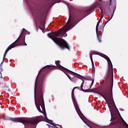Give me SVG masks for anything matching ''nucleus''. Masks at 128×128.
<instances>
[{
    "label": "nucleus",
    "instance_id": "obj_1",
    "mask_svg": "<svg viewBox=\"0 0 128 128\" xmlns=\"http://www.w3.org/2000/svg\"><path fill=\"white\" fill-rule=\"evenodd\" d=\"M74 20H70L66 25L60 29L58 32H50L48 34V36L53 40L54 42H56L62 50L68 48L70 50V46H68L66 40L56 37L58 36L60 34H62V36H68L66 32H68V30H70L74 28Z\"/></svg>",
    "mask_w": 128,
    "mask_h": 128
},
{
    "label": "nucleus",
    "instance_id": "obj_8",
    "mask_svg": "<svg viewBox=\"0 0 128 128\" xmlns=\"http://www.w3.org/2000/svg\"><path fill=\"white\" fill-rule=\"evenodd\" d=\"M104 58L106 60L109 66V68H112V61H110V58L108 56H105Z\"/></svg>",
    "mask_w": 128,
    "mask_h": 128
},
{
    "label": "nucleus",
    "instance_id": "obj_10",
    "mask_svg": "<svg viewBox=\"0 0 128 128\" xmlns=\"http://www.w3.org/2000/svg\"><path fill=\"white\" fill-rule=\"evenodd\" d=\"M90 58L92 64V68H94V60H92V55H91L90 56Z\"/></svg>",
    "mask_w": 128,
    "mask_h": 128
},
{
    "label": "nucleus",
    "instance_id": "obj_36",
    "mask_svg": "<svg viewBox=\"0 0 128 128\" xmlns=\"http://www.w3.org/2000/svg\"><path fill=\"white\" fill-rule=\"evenodd\" d=\"M18 38H18V39H17V40H18Z\"/></svg>",
    "mask_w": 128,
    "mask_h": 128
},
{
    "label": "nucleus",
    "instance_id": "obj_3",
    "mask_svg": "<svg viewBox=\"0 0 128 128\" xmlns=\"http://www.w3.org/2000/svg\"><path fill=\"white\" fill-rule=\"evenodd\" d=\"M40 116H38L34 118H10L9 119L4 118V120H12V122H21V124H23L24 126H26V124H36L40 122Z\"/></svg>",
    "mask_w": 128,
    "mask_h": 128
},
{
    "label": "nucleus",
    "instance_id": "obj_18",
    "mask_svg": "<svg viewBox=\"0 0 128 128\" xmlns=\"http://www.w3.org/2000/svg\"><path fill=\"white\" fill-rule=\"evenodd\" d=\"M48 66V68H54V66L48 65V66Z\"/></svg>",
    "mask_w": 128,
    "mask_h": 128
},
{
    "label": "nucleus",
    "instance_id": "obj_2",
    "mask_svg": "<svg viewBox=\"0 0 128 128\" xmlns=\"http://www.w3.org/2000/svg\"><path fill=\"white\" fill-rule=\"evenodd\" d=\"M100 96L104 98L108 102V106L109 108L112 118H113L115 122H120V119L116 114V105H114V102H110V94L107 92H102V94H100Z\"/></svg>",
    "mask_w": 128,
    "mask_h": 128
},
{
    "label": "nucleus",
    "instance_id": "obj_11",
    "mask_svg": "<svg viewBox=\"0 0 128 128\" xmlns=\"http://www.w3.org/2000/svg\"><path fill=\"white\" fill-rule=\"evenodd\" d=\"M65 70H65V72H68V74H72V72H72V71H70V70H68V69H66V68H65Z\"/></svg>",
    "mask_w": 128,
    "mask_h": 128
},
{
    "label": "nucleus",
    "instance_id": "obj_17",
    "mask_svg": "<svg viewBox=\"0 0 128 128\" xmlns=\"http://www.w3.org/2000/svg\"><path fill=\"white\" fill-rule=\"evenodd\" d=\"M96 35H97V37H98V38L99 40V42H102V40H100V38L98 37V32H97V33H96Z\"/></svg>",
    "mask_w": 128,
    "mask_h": 128
},
{
    "label": "nucleus",
    "instance_id": "obj_4",
    "mask_svg": "<svg viewBox=\"0 0 128 128\" xmlns=\"http://www.w3.org/2000/svg\"><path fill=\"white\" fill-rule=\"evenodd\" d=\"M36 108L40 112H42L43 114L44 118H46V108H44V98L42 97L38 99L37 102H35ZM44 112H45L44 114Z\"/></svg>",
    "mask_w": 128,
    "mask_h": 128
},
{
    "label": "nucleus",
    "instance_id": "obj_41",
    "mask_svg": "<svg viewBox=\"0 0 128 128\" xmlns=\"http://www.w3.org/2000/svg\"><path fill=\"white\" fill-rule=\"evenodd\" d=\"M42 71V70H40V72H41Z\"/></svg>",
    "mask_w": 128,
    "mask_h": 128
},
{
    "label": "nucleus",
    "instance_id": "obj_16",
    "mask_svg": "<svg viewBox=\"0 0 128 128\" xmlns=\"http://www.w3.org/2000/svg\"><path fill=\"white\" fill-rule=\"evenodd\" d=\"M6 90H7L8 92H10V89L8 87L6 88Z\"/></svg>",
    "mask_w": 128,
    "mask_h": 128
},
{
    "label": "nucleus",
    "instance_id": "obj_19",
    "mask_svg": "<svg viewBox=\"0 0 128 128\" xmlns=\"http://www.w3.org/2000/svg\"><path fill=\"white\" fill-rule=\"evenodd\" d=\"M4 60H3L2 62V63L0 64V68H2V64H4Z\"/></svg>",
    "mask_w": 128,
    "mask_h": 128
},
{
    "label": "nucleus",
    "instance_id": "obj_34",
    "mask_svg": "<svg viewBox=\"0 0 128 128\" xmlns=\"http://www.w3.org/2000/svg\"><path fill=\"white\" fill-rule=\"evenodd\" d=\"M110 72H111V73L112 72V71H111Z\"/></svg>",
    "mask_w": 128,
    "mask_h": 128
},
{
    "label": "nucleus",
    "instance_id": "obj_6",
    "mask_svg": "<svg viewBox=\"0 0 128 128\" xmlns=\"http://www.w3.org/2000/svg\"><path fill=\"white\" fill-rule=\"evenodd\" d=\"M74 88H73L72 92V98L73 102V104H74L75 110L77 112V113L78 114V116H80V114H78V110H80V108H78V104H76V100H74Z\"/></svg>",
    "mask_w": 128,
    "mask_h": 128
},
{
    "label": "nucleus",
    "instance_id": "obj_15",
    "mask_svg": "<svg viewBox=\"0 0 128 128\" xmlns=\"http://www.w3.org/2000/svg\"><path fill=\"white\" fill-rule=\"evenodd\" d=\"M60 60L56 61V66H58V64L60 65Z\"/></svg>",
    "mask_w": 128,
    "mask_h": 128
},
{
    "label": "nucleus",
    "instance_id": "obj_43",
    "mask_svg": "<svg viewBox=\"0 0 128 128\" xmlns=\"http://www.w3.org/2000/svg\"><path fill=\"white\" fill-rule=\"evenodd\" d=\"M60 128H62V127H60Z\"/></svg>",
    "mask_w": 128,
    "mask_h": 128
},
{
    "label": "nucleus",
    "instance_id": "obj_13",
    "mask_svg": "<svg viewBox=\"0 0 128 128\" xmlns=\"http://www.w3.org/2000/svg\"><path fill=\"white\" fill-rule=\"evenodd\" d=\"M48 123L50 124H52V126H60V125L56 124H52V120H50Z\"/></svg>",
    "mask_w": 128,
    "mask_h": 128
},
{
    "label": "nucleus",
    "instance_id": "obj_30",
    "mask_svg": "<svg viewBox=\"0 0 128 128\" xmlns=\"http://www.w3.org/2000/svg\"><path fill=\"white\" fill-rule=\"evenodd\" d=\"M60 68H64V67L60 66Z\"/></svg>",
    "mask_w": 128,
    "mask_h": 128
},
{
    "label": "nucleus",
    "instance_id": "obj_22",
    "mask_svg": "<svg viewBox=\"0 0 128 128\" xmlns=\"http://www.w3.org/2000/svg\"><path fill=\"white\" fill-rule=\"evenodd\" d=\"M17 40H16L15 42H14V43L12 44H13V46H16L14 45V42H16Z\"/></svg>",
    "mask_w": 128,
    "mask_h": 128
},
{
    "label": "nucleus",
    "instance_id": "obj_5",
    "mask_svg": "<svg viewBox=\"0 0 128 128\" xmlns=\"http://www.w3.org/2000/svg\"><path fill=\"white\" fill-rule=\"evenodd\" d=\"M109 8L110 10H113V12L111 15L110 18L106 20V24H108L112 18V16H114V12H116V2H114V4L112 5V0H110V4H109Z\"/></svg>",
    "mask_w": 128,
    "mask_h": 128
},
{
    "label": "nucleus",
    "instance_id": "obj_14",
    "mask_svg": "<svg viewBox=\"0 0 128 128\" xmlns=\"http://www.w3.org/2000/svg\"><path fill=\"white\" fill-rule=\"evenodd\" d=\"M2 70H2V66H1L0 68V74H1L0 78H2Z\"/></svg>",
    "mask_w": 128,
    "mask_h": 128
},
{
    "label": "nucleus",
    "instance_id": "obj_20",
    "mask_svg": "<svg viewBox=\"0 0 128 128\" xmlns=\"http://www.w3.org/2000/svg\"><path fill=\"white\" fill-rule=\"evenodd\" d=\"M84 82L82 81V82L81 84V88H82V86H84Z\"/></svg>",
    "mask_w": 128,
    "mask_h": 128
},
{
    "label": "nucleus",
    "instance_id": "obj_37",
    "mask_svg": "<svg viewBox=\"0 0 128 128\" xmlns=\"http://www.w3.org/2000/svg\"><path fill=\"white\" fill-rule=\"evenodd\" d=\"M50 6H52V5H50Z\"/></svg>",
    "mask_w": 128,
    "mask_h": 128
},
{
    "label": "nucleus",
    "instance_id": "obj_29",
    "mask_svg": "<svg viewBox=\"0 0 128 128\" xmlns=\"http://www.w3.org/2000/svg\"><path fill=\"white\" fill-rule=\"evenodd\" d=\"M93 84H94V80L92 81V85ZM92 85H91V86H92Z\"/></svg>",
    "mask_w": 128,
    "mask_h": 128
},
{
    "label": "nucleus",
    "instance_id": "obj_25",
    "mask_svg": "<svg viewBox=\"0 0 128 128\" xmlns=\"http://www.w3.org/2000/svg\"><path fill=\"white\" fill-rule=\"evenodd\" d=\"M17 40H16L15 42H14V43L12 44H13V46H16L14 45V42H16Z\"/></svg>",
    "mask_w": 128,
    "mask_h": 128
},
{
    "label": "nucleus",
    "instance_id": "obj_7",
    "mask_svg": "<svg viewBox=\"0 0 128 128\" xmlns=\"http://www.w3.org/2000/svg\"><path fill=\"white\" fill-rule=\"evenodd\" d=\"M14 46V44H12L8 48L6 49V50L4 54V58H6V54H8V52L10 50H12V48H14L16 47V46Z\"/></svg>",
    "mask_w": 128,
    "mask_h": 128
},
{
    "label": "nucleus",
    "instance_id": "obj_12",
    "mask_svg": "<svg viewBox=\"0 0 128 128\" xmlns=\"http://www.w3.org/2000/svg\"><path fill=\"white\" fill-rule=\"evenodd\" d=\"M65 74H66V76H67L70 80H71L72 82L73 81L72 78L70 76V75H68V74L66 72H65Z\"/></svg>",
    "mask_w": 128,
    "mask_h": 128
},
{
    "label": "nucleus",
    "instance_id": "obj_9",
    "mask_svg": "<svg viewBox=\"0 0 128 128\" xmlns=\"http://www.w3.org/2000/svg\"><path fill=\"white\" fill-rule=\"evenodd\" d=\"M102 20V16L99 20L96 26V33L98 34V26H100V20Z\"/></svg>",
    "mask_w": 128,
    "mask_h": 128
},
{
    "label": "nucleus",
    "instance_id": "obj_26",
    "mask_svg": "<svg viewBox=\"0 0 128 128\" xmlns=\"http://www.w3.org/2000/svg\"><path fill=\"white\" fill-rule=\"evenodd\" d=\"M100 2H104V0H100Z\"/></svg>",
    "mask_w": 128,
    "mask_h": 128
},
{
    "label": "nucleus",
    "instance_id": "obj_39",
    "mask_svg": "<svg viewBox=\"0 0 128 128\" xmlns=\"http://www.w3.org/2000/svg\"><path fill=\"white\" fill-rule=\"evenodd\" d=\"M42 71V70H40V72H41Z\"/></svg>",
    "mask_w": 128,
    "mask_h": 128
},
{
    "label": "nucleus",
    "instance_id": "obj_23",
    "mask_svg": "<svg viewBox=\"0 0 128 128\" xmlns=\"http://www.w3.org/2000/svg\"><path fill=\"white\" fill-rule=\"evenodd\" d=\"M17 40H16L15 42H14V43L12 44H13V46H16L14 45V42H16Z\"/></svg>",
    "mask_w": 128,
    "mask_h": 128
},
{
    "label": "nucleus",
    "instance_id": "obj_33",
    "mask_svg": "<svg viewBox=\"0 0 128 128\" xmlns=\"http://www.w3.org/2000/svg\"><path fill=\"white\" fill-rule=\"evenodd\" d=\"M74 72V74H77V73H76V72Z\"/></svg>",
    "mask_w": 128,
    "mask_h": 128
},
{
    "label": "nucleus",
    "instance_id": "obj_24",
    "mask_svg": "<svg viewBox=\"0 0 128 128\" xmlns=\"http://www.w3.org/2000/svg\"><path fill=\"white\" fill-rule=\"evenodd\" d=\"M17 40H16L15 42H14V43L12 44H13V46H16L14 45V42H16Z\"/></svg>",
    "mask_w": 128,
    "mask_h": 128
},
{
    "label": "nucleus",
    "instance_id": "obj_21",
    "mask_svg": "<svg viewBox=\"0 0 128 128\" xmlns=\"http://www.w3.org/2000/svg\"><path fill=\"white\" fill-rule=\"evenodd\" d=\"M46 126H48V128H54L53 126H50V124H46Z\"/></svg>",
    "mask_w": 128,
    "mask_h": 128
},
{
    "label": "nucleus",
    "instance_id": "obj_35",
    "mask_svg": "<svg viewBox=\"0 0 128 128\" xmlns=\"http://www.w3.org/2000/svg\"><path fill=\"white\" fill-rule=\"evenodd\" d=\"M18 38H18V39H17V40H18Z\"/></svg>",
    "mask_w": 128,
    "mask_h": 128
},
{
    "label": "nucleus",
    "instance_id": "obj_40",
    "mask_svg": "<svg viewBox=\"0 0 128 128\" xmlns=\"http://www.w3.org/2000/svg\"><path fill=\"white\" fill-rule=\"evenodd\" d=\"M42 71V70H40V72H41Z\"/></svg>",
    "mask_w": 128,
    "mask_h": 128
},
{
    "label": "nucleus",
    "instance_id": "obj_42",
    "mask_svg": "<svg viewBox=\"0 0 128 128\" xmlns=\"http://www.w3.org/2000/svg\"><path fill=\"white\" fill-rule=\"evenodd\" d=\"M100 10H101V12H102V9H100Z\"/></svg>",
    "mask_w": 128,
    "mask_h": 128
},
{
    "label": "nucleus",
    "instance_id": "obj_28",
    "mask_svg": "<svg viewBox=\"0 0 128 128\" xmlns=\"http://www.w3.org/2000/svg\"><path fill=\"white\" fill-rule=\"evenodd\" d=\"M28 34H30V33L29 32H27Z\"/></svg>",
    "mask_w": 128,
    "mask_h": 128
},
{
    "label": "nucleus",
    "instance_id": "obj_32",
    "mask_svg": "<svg viewBox=\"0 0 128 128\" xmlns=\"http://www.w3.org/2000/svg\"><path fill=\"white\" fill-rule=\"evenodd\" d=\"M24 44H25V46H27L28 44H26V42H24Z\"/></svg>",
    "mask_w": 128,
    "mask_h": 128
},
{
    "label": "nucleus",
    "instance_id": "obj_27",
    "mask_svg": "<svg viewBox=\"0 0 128 128\" xmlns=\"http://www.w3.org/2000/svg\"><path fill=\"white\" fill-rule=\"evenodd\" d=\"M23 30H26V32H28L26 31V29H24V28H23Z\"/></svg>",
    "mask_w": 128,
    "mask_h": 128
},
{
    "label": "nucleus",
    "instance_id": "obj_38",
    "mask_svg": "<svg viewBox=\"0 0 128 128\" xmlns=\"http://www.w3.org/2000/svg\"><path fill=\"white\" fill-rule=\"evenodd\" d=\"M34 92H36V90H34Z\"/></svg>",
    "mask_w": 128,
    "mask_h": 128
},
{
    "label": "nucleus",
    "instance_id": "obj_31",
    "mask_svg": "<svg viewBox=\"0 0 128 128\" xmlns=\"http://www.w3.org/2000/svg\"><path fill=\"white\" fill-rule=\"evenodd\" d=\"M20 36H22V34L20 35L18 38H20Z\"/></svg>",
    "mask_w": 128,
    "mask_h": 128
}]
</instances>
